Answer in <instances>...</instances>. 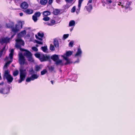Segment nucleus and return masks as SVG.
<instances>
[{
	"instance_id": "f257e3e1",
	"label": "nucleus",
	"mask_w": 135,
	"mask_h": 135,
	"mask_svg": "<svg viewBox=\"0 0 135 135\" xmlns=\"http://www.w3.org/2000/svg\"><path fill=\"white\" fill-rule=\"evenodd\" d=\"M73 52V51H67L63 55L61 56L64 60H60V65H67L71 63L70 60L68 58V57L72 54Z\"/></svg>"
},
{
	"instance_id": "f03ea898",
	"label": "nucleus",
	"mask_w": 135,
	"mask_h": 135,
	"mask_svg": "<svg viewBox=\"0 0 135 135\" xmlns=\"http://www.w3.org/2000/svg\"><path fill=\"white\" fill-rule=\"evenodd\" d=\"M8 28H11L12 31L16 33L20 29L22 28V25L21 22L19 23V25H16L15 27H14V24L13 22H10L6 24Z\"/></svg>"
},
{
	"instance_id": "7ed1b4c3",
	"label": "nucleus",
	"mask_w": 135,
	"mask_h": 135,
	"mask_svg": "<svg viewBox=\"0 0 135 135\" xmlns=\"http://www.w3.org/2000/svg\"><path fill=\"white\" fill-rule=\"evenodd\" d=\"M35 56L38 58L41 62H44L48 61L50 59V57L49 55H44L42 54L37 53L35 54Z\"/></svg>"
},
{
	"instance_id": "20e7f679",
	"label": "nucleus",
	"mask_w": 135,
	"mask_h": 135,
	"mask_svg": "<svg viewBox=\"0 0 135 135\" xmlns=\"http://www.w3.org/2000/svg\"><path fill=\"white\" fill-rule=\"evenodd\" d=\"M16 43L15 44L16 47L19 49L21 51L25 50V49H22L21 47L22 46H24L25 44L24 41L22 40L21 38L18 37L17 38L16 40Z\"/></svg>"
},
{
	"instance_id": "39448f33",
	"label": "nucleus",
	"mask_w": 135,
	"mask_h": 135,
	"mask_svg": "<svg viewBox=\"0 0 135 135\" xmlns=\"http://www.w3.org/2000/svg\"><path fill=\"white\" fill-rule=\"evenodd\" d=\"M3 77L6 79L8 83H11L13 79V77L10 74L9 71L8 70H6L4 71Z\"/></svg>"
},
{
	"instance_id": "423d86ee",
	"label": "nucleus",
	"mask_w": 135,
	"mask_h": 135,
	"mask_svg": "<svg viewBox=\"0 0 135 135\" xmlns=\"http://www.w3.org/2000/svg\"><path fill=\"white\" fill-rule=\"evenodd\" d=\"M19 62L21 66L24 65H27V62L26 61V59L23 54L21 52L18 54Z\"/></svg>"
},
{
	"instance_id": "0eeeda50",
	"label": "nucleus",
	"mask_w": 135,
	"mask_h": 135,
	"mask_svg": "<svg viewBox=\"0 0 135 135\" xmlns=\"http://www.w3.org/2000/svg\"><path fill=\"white\" fill-rule=\"evenodd\" d=\"M20 79L18 80V83H20L25 80L26 74V71L25 70L22 69H20Z\"/></svg>"
},
{
	"instance_id": "6e6552de",
	"label": "nucleus",
	"mask_w": 135,
	"mask_h": 135,
	"mask_svg": "<svg viewBox=\"0 0 135 135\" xmlns=\"http://www.w3.org/2000/svg\"><path fill=\"white\" fill-rule=\"evenodd\" d=\"M14 50L13 49H12L10 51V52L9 55V57H7L6 60H7L9 58L11 60L7 61L5 64L4 66V68H6L8 66V65L10 64V63L12 62V60L13 59V54L14 53Z\"/></svg>"
},
{
	"instance_id": "1a4fd4ad",
	"label": "nucleus",
	"mask_w": 135,
	"mask_h": 135,
	"mask_svg": "<svg viewBox=\"0 0 135 135\" xmlns=\"http://www.w3.org/2000/svg\"><path fill=\"white\" fill-rule=\"evenodd\" d=\"M39 75L37 74H33L30 77L27 78L26 81L27 82H29L31 80H33L35 79H37L39 77Z\"/></svg>"
},
{
	"instance_id": "9d476101",
	"label": "nucleus",
	"mask_w": 135,
	"mask_h": 135,
	"mask_svg": "<svg viewBox=\"0 0 135 135\" xmlns=\"http://www.w3.org/2000/svg\"><path fill=\"white\" fill-rule=\"evenodd\" d=\"M51 58L55 62L56 64L58 65L59 64V56L58 55L54 54L52 55Z\"/></svg>"
},
{
	"instance_id": "9b49d317",
	"label": "nucleus",
	"mask_w": 135,
	"mask_h": 135,
	"mask_svg": "<svg viewBox=\"0 0 135 135\" xmlns=\"http://www.w3.org/2000/svg\"><path fill=\"white\" fill-rule=\"evenodd\" d=\"M15 35H12L11 36V38H8V37L2 38L0 40V42L1 44H3L4 43H7L9 42V40L13 38Z\"/></svg>"
},
{
	"instance_id": "f8f14e48",
	"label": "nucleus",
	"mask_w": 135,
	"mask_h": 135,
	"mask_svg": "<svg viewBox=\"0 0 135 135\" xmlns=\"http://www.w3.org/2000/svg\"><path fill=\"white\" fill-rule=\"evenodd\" d=\"M67 4L65 6V8H68L74 3V0H65Z\"/></svg>"
},
{
	"instance_id": "ddd939ff",
	"label": "nucleus",
	"mask_w": 135,
	"mask_h": 135,
	"mask_svg": "<svg viewBox=\"0 0 135 135\" xmlns=\"http://www.w3.org/2000/svg\"><path fill=\"white\" fill-rule=\"evenodd\" d=\"M9 90L8 88H6L4 89L1 88L0 89V93L4 94H7L9 92Z\"/></svg>"
},
{
	"instance_id": "4468645a",
	"label": "nucleus",
	"mask_w": 135,
	"mask_h": 135,
	"mask_svg": "<svg viewBox=\"0 0 135 135\" xmlns=\"http://www.w3.org/2000/svg\"><path fill=\"white\" fill-rule=\"evenodd\" d=\"M21 51H25L24 53V55L26 56L27 58L31 56H32V54L29 51L25 49L24 50Z\"/></svg>"
},
{
	"instance_id": "2eb2a0df",
	"label": "nucleus",
	"mask_w": 135,
	"mask_h": 135,
	"mask_svg": "<svg viewBox=\"0 0 135 135\" xmlns=\"http://www.w3.org/2000/svg\"><path fill=\"white\" fill-rule=\"evenodd\" d=\"M37 35L38 37H40L41 38H40L39 37H38L36 35L35 36L36 38L41 41H42V38L44 36V33L42 32H39L38 33Z\"/></svg>"
},
{
	"instance_id": "dca6fc26",
	"label": "nucleus",
	"mask_w": 135,
	"mask_h": 135,
	"mask_svg": "<svg viewBox=\"0 0 135 135\" xmlns=\"http://www.w3.org/2000/svg\"><path fill=\"white\" fill-rule=\"evenodd\" d=\"M83 1V0H79L78 8H77L76 11V12L77 13H78L79 12L81 4Z\"/></svg>"
},
{
	"instance_id": "f3484780",
	"label": "nucleus",
	"mask_w": 135,
	"mask_h": 135,
	"mask_svg": "<svg viewBox=\"0 0 135 135\" xmlns=\"http://www.w3.org/2000/svg\"><path fill=\"white\" fill-rule=\"evenodd\" d=\"M21 6L22 8L26 9L28 7V4L27 2H24L21 3Z\"/></svg>"
},
{
	"instance_id": "a211bd4d",
	"label": "nucleus",
	"mask_w": 135,
	"mask_h": 135,
	"mask_svg": "<svg viewBox=\"0 0 135 135\" xmlns=\"http://www.w3.org/2000/svg\"><path fill=\"white\" fill-rule=\"evenodd\" d=\"M82 53V51L81 49L79 48L77 50V52L75 55V57L77 56H81Z\"/></svg>"
},
{
	"instance_id": "6ab92c4d",
	"label": "nucleus",
	"mask_w": 135,
	"mask_h": 135,
	"mask_svg": "<svg viewBox=\"0 0 135 135\" xmlns=\"http://www.w3.org/2000/svg\"><path fill=\"white\" fill-rule=\"evenodd\" d=\"M85 8L89 12L92 9V6L91 4H88L87 6H86Z\"/></svg>"
},
{
	"instance_id": "aec40b11",
	"label": "nucleus",
	"mask_w": 135,
	"mask_h": 135,
	"mask_svg": "<svg viewBox=\"0 0 135 135\" xmlns=\"http://www.w3.org/2000/svg\"><path fill=\"white\" fill-rule=\"evenodd\" d=\"M26 34V31L25 30H24L18 34V37L21 38V37L24 36Z\"/></svg>"
},
{
	"instance_id": "412c9836",
	"label": "nucleus",
	"mask_w": 135,
	"mask_h": 135,
	"mask_svg": "<svg viewBox=\"0 0 135 135\" xmlns=\"http://www.w3.org/2000/svg\"><path fill=\"white\" fill-rule=\"evenodd\" d=\"M24 12L27 14H31L33 13V10L31 9H28L25 11Z\"/></svg>"
},
{
	"instance_id": "4be33fe9",
	"label": "nucleus",
	"mask_w": 135,
	"mask_h": 135,
	"mask_svg": "<svg viewBox=\"0 0 135 135\" xmlns=\"http://www.w3.org/2000/svg\"><path fill=\"white\" fill-rule=\"evenodd\" d=\"M54 44L55 46L56 47H57L59 46L58 41L56 39H55L54 40Z\"/></svg>"
},
{
	"instance_id": "5701e85b",
	"label": "nucleus",
	"mask_w": 135,
	"mask_h": 135,
	"mask_svg": "<svg viewBox=\"0 0 135 135\" xmlns=\"http://www.w3.org/2000/svg\"><path fill=\"white\" fill-rule=\"evenodd\" d=\"M50 12L49 11H45L43 12V14L44 15L47 16L50 15Z\"/></svg>"
},
{
	"instance_id": "b1692460",
	"label": "nucleus",
	"mask_w": 135,
	"mask_h": 135,
	"mask_svg": "<svg viewBox=\"0 0 135 135\" xmlns=\"http://www.w3.org/2000/svg\"><path fill=\"white\" fill-rule=\"evenodd\" d=\"M75 25V22L74 20H71L69 22V26L71 27V26H74Z\"/></svg>"
},
{
	"instance_id": "393cba45",
	"label": "nucleus",
	"mask_w": 135,
	"mask_h": 135,
	"mask_svg": "<svg viewBox=\"0 0 135 135\" xmlns=\"http://www.w3.org/2000/svg\"><path fill=\"white\" fill-rule=\"evenodd\" d=\"M47 2V0H41L40 3L42 5H45Z\"/></svg>"
},
{
	"instance_id": "a878e982",
	"label": "nucleus",
	"mask_w": 135,
	"mask_h": 135,
	"mask_svg": "<svg viewBox=\"0 0 135 135\" xmlns=\"http://www.w3.org/2000/svg\"><path fill=\"white\" fill-rule=\"evenodd\" d=\"M41 49L44 52H46L47 51V46L41 47Z\"/></svg>"
},
{
	"instance_id": "bb28decb",
	"label": "nucleus",
	"mask_w": 135,
	"mask_h": 135,
	"mask_svg": "<svg viewBox=\"0 0 135 135\" xmlns=\"http://www.w3.org/2000/svg\"><path fill=\"white\" fill-rule=\"evenodd\" d=\"M131 3V2H130L127 1V2L126 3V5L125 6L126 9H128V8L129 7V6Z\"/></svg>"
},
{
	"instance_id": "cd10ccee",
	"label": "nucleus",
	"mask_w": 135,
	"mask_h": 135,
	"mask_svg": "<svg viewBox=\"0 0 135 135\" xmlns=\"http://www.w3.org/2000/svg\"><path fill=\"white\" fill-rule=\"evenodd\" d=\"M28 61L31 62H34V60L33 58L32 57V56H31L27 58Z\"/></svg>"
},
{
	"instance_id": "c85d7f7f",
	"label": "nucleus",
	"mask_w": 135,
	"mask_h": 135,
	"mask_svg": "<svg viewBox=\"0 0 135 135\" xmlns=\"http://www.w3.org/2000/svg\"><path fill=\"white\" fill-rule=\"evenodd\" d=\"M59 13V11L58 9L55 10L53 12V14L55 15H58Z\"/></svg>"
},
{
	"instance_id": "c756f323",
	"label": "nucleus",
	"mask_w": 135,
	"mask_h": 135,
	"mask_svg": "<svg viewBox=\"0 0 135 135\" xmlns=\"http://www.w3.org/2000/svg\"><path fill=\"white\" fill-rule=\"evenodd\" d=\"M19 73V71L18 70H16L14 71L13 73V75L14 76H17Z\"/></svg>"
},
{
	"instance_id": "7c9ffc66",
	"label": "nucleus",
	"mask_w": 135,
	"mask_h": 135,
	"mask_svg": "<svg viewBox=\"0 0 135 135\" xmlns=\"http://www.w3.org/2000/svg\"><path fill=\"white\" fill-rule=\"evenodd\" d=\"M47 72V70L46 69H44L41 72V75H43Z\"/></svg>"
},
{
	"instance_id": "2f4dec72",
	"label": "nucleus",
	"mask_w": 135,
	"mask_h": 135,
	"mask_svg": "<svg viewBox=\"0 0 135 135\" xmlns=\"http://www.w3.org/2000/svg\"><path fill=\"white\" fill-rule=\"evenodd\" d=\"M29 72L30 74L33 75L35 73V71L33 70L32 68H31L29 70Z\"/></svg>"
},
{
	"instance_id": "473e14b6",
	"label": "nucleus",
	"mask_w": 135,
	"mask_h": 135,
	"mask_svg": "<svg viewBox=\"0 0 135 135\" xmlns=\"http://www.w3.org/2000/svg\"><path fill=\"white\" fill-rule=\"evenodd\" d=\"M34 15H35L37 17H38L40 16L41 13L39 12H36L35 13Z\"/></svg>"
},
{
	"instance_id": "72a5a7b5",
	"label": "nucleus",
	"mask_w": 135,
	"mask_h": 135,
	"mask_svg": "<svg viewBox=\"0 0 135 135\" xmlns=\"http://www.w3.org/2000/svg\"><path fill=\"white\" fill-rule=\"evenodd\" d=\"M32 19L35 22H36L37 20V17L35 15H33L32 16Z\"/></svg>"
},
{
	"instance_id": "f704fd0d",
	"label": "nucleus",
	"mask_w": 135,
	"mask_h": 135,
	"mask_svg": "<svg viewBox=\"0 0 135 135\" xmlns=\"http://www.w3.org/2000/svg\"><path fill=\"white\" fill-rule=\"evenodd\" d=\"M50 19V18L47 16L44 17L43 19V20L45 21H47Z\"/></svg>"
},
{
	"instance_id": "c9c22d12",
	"label": "nucleus",
	"mask_w": 135,
	"mask_h": 135,
	"mask_svg": "<svg viewBox=\"0 0 135 135\" xmlns=\"http://www.w3.org/2000/svg\"><path fill=\"white\" fill-rule=\"evenodd\" d=\"M50 49L51 51H54L55 50V48L54 46L52 44H51L50 47Z\"/></svg>"
},
{
	"instance_id": "e433bc0d",
	"label": "nucleus",
	"mask_w": 135,
	"mask_h": 135,
	"mask_svg": "<svg viewBox=\"0 0 135 135\" xmlns=\"http://www.w3.org/2000/svg\"><path fill=\"white\" fill-rule=\"evenodd\" d=\"M5 48V46L3 48L2 50L0 52V58L1 57L3 54L4 50Z\"/></svg>"
},
{
	"instance_id": "4c0bfd02",
	"label": "nucleus",
	"mask_w": 135,
	"mask_h": 135,
	"mask_svg": "<svg viewBox=\"0 0 135 135\" xmlns=\"http://www.w3.org/2000/svg\"><path fill=\"white\" fill-rule=\"evenodd\" d=\"M74 42L73 41H70L69 44V46L71 47H72L73 46Z\"/></svg>"
},
{
	"instance_id": "58836bf2",
	"label": "nucleus",
	"mask_w": 135,
	"mask_h": 135,
	"mask_svg": "<svg viewBox=\"0 0 135 135\" xmlns=\"http://www.w3.org/2000/svg\"><path fill=\"white\" fill-rule=\"evenodd\" d=\"M76 10V8L75 6L73 7L71 9V12H74Z\"/></svg>"
},
{
	"instance_id": "ea45409f",
	"label": "nucleus",
	"mask_w": 135,
	"mask_h": 135,
	"mask_svg": "<svg viewBox=\"0 0 135 135\" xmlns=\"http://www.w3.org/2000/svg\"><path fill=\"white\" fill-rule=\"evenodd\" d=\"M32 49L33 50L35 51H37L38 50L37 48L35 47H32Z\"/></svg>"
},
{
	"instance_id": "a19ab883",
	"label": "nucleus",
	"mask_w": 135,
	"mask_h": 135,
	"mask_svg": "<svg viewBox=\"0 0 135 135\" xmlns=\"http://www.w3.org/2000/svg\"><path fill=\"white\" fill-rule=\"evenodd\" d=\"M55 21L53 20H51L50 22L51 24L52 25V26L54 25L55 24Z\"/></svg>"
},
{
	"instance_id": "79ce46f5",
	"label": "nucleus",
	"mask_w": 135,
	"mask_h": 135,
	"mask_svg": "<svg viewBox=\"0 0 135 135\" xmlns=\"http://www.w3.org/2000/svg\"><path fill=\"white\" fill-rule=\"evenodd\" d=\"M36 42L37 43L39 44H43V42H42L40 41L37 40H36Z\"/></svg>"
},
{
	"instance_id": "37998d69",
	"label": "nucleus",
	"mask_w": 135,
	"mask_h": 135,
	"mask_svg": "<svg viewBox=\"0 0 135 135\" xmlns=\"http://www.w3.org/2000/svg\"><path fill=\"white\" fill-rule=\"evenodd\" d=\"M69 36V34H65L64 35V38L65 39H66Z\"/></svg>"
},
{
	"instance_id": "c03bdc74",
	"label": "nucleus",
	"mask_w": 135,
	"mask_h": 135,
	"mask_svg": "<svg viewBox=\"0 0 135 135\" xmlns=\"http://www.w3.org/2000/svg\"><path fill=\"white\" fill-rule=\"evenodd\" d=\"M45 24H46V25H48V26H52V25L51 24V23L50 22H46L45 23Z\"/></svg>"
},
{
	"instance_id": "a18cd8bd",
	"label": "nucleus",
	"mask_w": 135,
	"mask_h": 135,
	"mask_svg": "<svg viewBox=\"0 0 135 135\" xmlns=\"http://www.w3.org/2000/svg\"><path fill=\"white\" fill-rule=\"evenodd\" d=\"M49 71L50 72H52L54 69V68H49Z\"/></svg>"
},
{
	"instance_id": "49530a36",
	"label": "nucleus",
	"mask_w": 135,
	"mask_h": 135,
	"mask_svg": "<svg viewBox=\"0 0 135 135\" xmlns=\"http://www.w3.org/2000/svg\"><path fill=\"white\" fill-rule=\"evenodd\" d=\"M52 0H49V4H51L52 2Z\"/></svg>"
},
{
	"instance_id": "de8ad7c7",
	"label": "nucleus",
	"mask_w": 135,
	"mask_h": 135,
	"mask_svg": "<svg viewBox=\"0 0 135 135\" xmlns=\"http://www.w3.org/2000/svg\"><path fill=\"white\" fill-rule=\"evenodd\" d=\"M107 2L108 4L112 2V1L111 0L107 1Z\"/></svg>"
},
{
	"instance_id": "09e8293b",
	"label": "nucleus",
	"mask_w": 135,
	"mask_h": 135,
	"mask_svg": "<svg viewBox=\"0 0 135 135\" xmlns=\"http://www.w3.org/2000/svg\"><path fill=\"white\" fill-rule=\"evenodd\" d=\"M79 62V59H78L74 63L77 62L78 63Z\"/></svg>"
},
{
	"instance_id": "8fccbe9b",
	"label": "nucleus",
	"mask_w": 135,
	"mask_h": 135,
	"mask_svg": "<svg viewBox=\"0 0 135 135\" xmlns=\"http://www.w3.org/2000/svg\"><path fill=\"white\" fill-rule=\"evenodd\" d=\"M92 2V0H89L88 1V4H89V3H91Z\"/></svg>"
},
{
	"instance_id": "3c124183",
	"label": "nucleus",
	"mask_w": 135,
	"mask_h": 135,
	"mask_svg": "<svg viewBox=\"0 0 135 135\" xmlns=\"http://www.w3.org/2000/svg\"><path fill=\"white\" fill-rule=\"evenodd\" d=\"M23 13H20V16H21L23 15Z\"/></svg>"
},
{
	"instance_id": "603ef678",
	"label": "nucleus",
	"mask_w": 135,
	"mask_h": 135,
	"mask_svg": "<svg viewBox=\"0 0 135 135\" xmlns=\"http://www.w3.org/2000/svg\"><path fill=\"white\" fill-rule=\"evenodd\" d=\"M4 84V82H2L1 83H0V85H3Z\"/></svg>"
},
{
	"instance_id": "864d4df0",
	"label": "nucleus",
	"mask_w": 135,
	"mask_h": 135,
	"mask_svg": "<svg viewBox=\"0 0 135 135\" xmlns=\"http://www.w3.org/2000/svg\"><path fill=\"white\" fill-rule=\"evenodd\" d=\"M121 4V2H119V3L118 4V5L119 6H120Z\"/></svg>"
},
{
	"instance_id": "5fc2aeb1",
	"label": "nucleus",
	"mask_w": 135,
	"mask_h": 135,
	"mask_svg": "<svg viewBox=\"0 0 135 135\" xmlns=\"http://www.w3.org/2000/svg\"><path fill=\"white\" fill-rule=\"evenodd\" d=\"M2 79V77L1 76V74L0 73V80H1Z\"/></svg>"
},
{
	"instance_id": "6e6d98bb",
	"label": "nucleus",
	"mask_w": 135,
	"mask_h": 135,
	"mask_svg": "<svg viewBox=\"0 0 135 135\" xmlns=\"http://www.w3.org/2000/svg\"><path fill=\"white\" fill-rule=\"evenodd\" d=\"M51 83L52 84H53V81H52H52H51Z\"/></svg>"
},
{
	"instance_id": "4d7b16f0",
	"label": "nucleus",
	"mask_w": 135,
	"mask_h": 135,
	"mask_svg": "<svg viewBox=\"0 0 135 135\" xmlns=\"http://www.w3.org/2000/svg\"><path fill=\"white\" fill-rule=\"evenodd\" d=\"M73 30V28H72L70 29V30L71 31Z\"/></svg>"
},
{
	"instance_id": "13d9d810",
	"label": "nucleus",
	"mask_w": 135,
	"mask_h": 135,
	"mask_svg": "<svg viewBox=\"0 0 135 135\" xmlns=\"http://www.w3.org/2000/svg\"><path fill=\"white\" fill-rule=\"evenodd\" d=\"M121 6L122 7V8H123L124 7L123 5H122Z\"/></svg>"
},
{
	"instance_id": "bf43d9fd",
	"label": "nucleus",
	"mask_w": 135,
	"mask_h": 135,
	"mask_svg": "<svg viewBox=\"0 0 135 135\" xmlns=\"http://www.w3.org/2000/svg\"><path fill=\"white\" fill-rule=\"evenodd\" d=\"M36 68H40V67H39V66H37Z\"/></svg>"
},
{
	"instance_id": "052dcab7",
	"label": "nucleus",
	"mask_w": 135,
	"mask_h": 135,
	"mask_svg": "<svg viewBox=\"0 0 135 135\" xmlns=\"http://www.w3.org/2000/svg\"><path fill=\"white\" fill-rule=\"evenodd\" d=\"M13 67H15V66H14L13 65Z\"/></svg>"
},
{
	"instance_id": "680f3d73",
	"label": "nucleus",
	"mask_w": 135,
	"mask_h": 135,
	"mask_svg": "<svg viewBox=\"0 0 135 135\" xmlns=\"http://www.w3.org/2000/svg\"><path fill=\"white\" fill-rule=\"evenodd\" d=\"M36 46H38V45H36Z\"/></svg>"
},
{
	"instance_id": "e2e57ef3",
	"label": "nucleus",
	"mask_w": 135,
	"mask_h": 135,
	"mask_svg": "<svg viewBox=\"0 0 135 135\" xmlns=\"http://www.w3.org/2000/svg\"><path fill=\"white\" fill-rule=\"evenodd\" d=\"M37 71H38V70H36Z\"/></svg>"
}]
</instances>
